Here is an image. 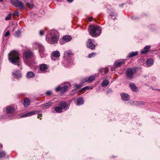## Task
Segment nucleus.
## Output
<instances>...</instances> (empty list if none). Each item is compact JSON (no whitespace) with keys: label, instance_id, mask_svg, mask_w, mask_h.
Here are the masks:
<instances>
[{"label":"nucleus","instance_id":"1","mask_svg":"<svg viewBox=\"0 0 160 160\" xmlns=\"http://www.w3.org/2000/svg\"><path fill=\"white\" fill-rule=\"evenodd\" d=\"M59 38V34L56 30L52 31L50 33L47 35L46 37V41L51 44L57 43Z\"/></svg>","mask_w":160,"mask_h":160},{"label":"nucleus","instance_id":"2","mask_svg":"<svg viewBox=\"0 0 160 160\" xmlns=\"http://www.w3.org/2000/svg\"><path fill=\"white\" fill-rule=\"evenodd\" d=\"M19 55L18 53L14 50L11 52L9 54L8 60L11 63L14 64L19 62Z\"/></svg>","mask_w":160,"mask_h":160},{"label":"nucleus","instance_id":"3","mask_svg":"<svg viewBox=\"0 0 160 160\" xmlns=\"http://www.w3.org/2000/svg\"><path fill=\"white\" fill-rule=\"evenodd\" d=\"M89 33L93 37L98 36L101 33V27L98 26H91L89 27Z\"/></svg>","mask_w":160,"mask_h":160},{"label":"nucleus","instance_id":"4","mask_svg":"<svg viewBox=\"0 0 160 160\" xmlns=\"http://www.w3.org/2000/svg\"><path fill=\"white\" fill-rule=\"evenodd\" d=\"M33 57V53L31 51H27L23 54V60L27 65H31L32 64V59Z\"/></svg>","mask_w":160,"mask_h":160},{"label":"nucleus","instance_id":"5","mask_svg":"<svg viewBox=\"0 0 160 160\" xmlns=\"http://www.w3.org/2000/svg\"><path fill=\"white\" fill-rule=\"evenodd\" d=\"M12 4L19 9H25V6L22 2L19 0H14L11 1Z\"/></svg>","mask_w":160,"mask_h":160},{"label":"nucleus","instance_id":"6","mask_svg":"<svg viewBox=\"0 0 160 160\" xmlns=\"http://www.w3.org/2000/svg\"><path fill=\"white\" fill-rule=\"evenodd\" d=\"M136 72V70L135 68H128L126 71V76L129 79H132L133 78L134 74Z\"/></svg>","mask_w":160,"mask_h":160},{"label":"nucleus","instance_id":"7","mask_svg":"<svg viewBox=\"0 0 160 160\" xmlns=\"http://www.w3.org/2000/svg\"><path fill=\"white\" fill-rule=\"evenodd\" d=\"M68 89V87L67 86H63L61 85L57 87L55 89L56 92L60 91L62 93H64L66 92Z\"/></svg>","mask_w":160,"mask_h":160},{"label":"nucleus","instance_id":"8","mask_svg":"<svg viewBox=\"0 0 160 160\" xmlns=\"http://www.w3.org/2000/svg\"><path fill=\"white\" fill-rule=\"evenodd\" d=\"M125 61L124 60H118L115 62L113 65L114 68L115 69L117 67H119L122 64H125Z\"/></svg>","mask_w":160,"mask_h":160},{"label":"nucleus","instance_id":"9","mask_svg":"<svg viewBox=\"0 0 160 160\" xmlns=\"http://www.w3.org/2000/svg\"><path fill=\"white\" fill-rule=\"evenodd\" d=\"M38 111H32L26 114L22 115L20 117L21 118H23L24 117L30 116L32 115H33L35 114H38Z\"/></svg>","mask_w":160,"mask_h":160},{"label":"nucleus","instance_id":"10","mask_svg":"<svg viewBox=\"0 0 160 160\" xmlns=\"http://www.w3.org/2000/svg\"><path fill=\"white\" fill-rule=\"evenodd\" d=\"M87 47L90 49L93 50L94 49L95 45L92 42L91 40L89 39L87 42Z\"/></svg>","mask_w":160,"mask_h":160},{"label":"nucleus","instance_id":"11","mask_svg":"<svg viewBox=\"0 0 160 160\" xmlns=\"http://www.w3.org/2000/svg\"><path fill=\"white\" fill-rule=\"evenodd\" d=\"M71 39L72 38L70 36L66 35L63 37L62 41H63L65 42H66L70 41ZM60 43L61 44H63L64 43V42L62 43V40H60Z\"/></svg>","mask_w":160,"mask_h":160},{"label":"nucleus","instance_id":"12","mask_svg":"<svg viewBox=\"0 0 160 160\" xmlns=\"http://www.w3.org/2000/svg\"><path fill=\"white\" fill-rule=\"evenodd\" d=\"M40 70L42 73H45L47 72L48 67L46 64H42L40 66Z\"/></svg>","mask_w":160,"mask_h":160},{"label":"nucleus","instance_id":"13","mask_svg":"<svg viewBox=\"0 0 160 160\" xmlns=\"http://www.w3.org/2000/svg\"><path fill=\"white\" fill-rule=\"evenodd\" d=\"M122 99L125 101H128L130 99V96L128 94L122 93L121 94Z\"/></svg>","mask_w":160,"mask_h":160},{"label":"nucleus","instance_id":"14","mask_svg":"<svg viewBox=\"0 0 160 160\" xmlns=\"http://www.w3.org/2000/svg\"><path fill=\"white\" fill-rule=\"evenodd\" d=\"M129 85L131 89L134 92H137L138 91V88L134 83L131 82Z\"/></svg>","mask_w":160,"mask_h":160},{"label":"nucleus","instance_id":"15","mask_svg":"<svg viewBox=\"0 0 160 160\" xmlns=\"http://www.w3.org/2000/svg\"><path fill=\"white\" fill-rule=\"evenodd\" d=\"M6 110L7 113H12L14 112L15 109L13 107L8 106L6 108Z\"/></svg>","mask_w":160,"mask_h":160},{"label":"nucleus","instance_id":"16","mask_svg":"<svg viewBox=\"0 0 160 160\" xmlns=\"http://www.w3.org/2000/svg\"><path fill=\"white\" fill-rule=\"evenodd\" d=\"M59 105L62 110H66L67 109L68 105L65 102H62L59 103Z\"/></svg>","mask_w":160,"mask_h":160},{"label":"nucleus","instance_id":"17","mask_svg":"<svg viewBox=\"0 0 160 160\" xmlns=\"http://www.w3.org/2000/svg\"><path fill=\"white\" fill-rule=\"evenodd\" d=\"M150 46L148 45L145 46L143 49H142L141 51L142 54L146 53L148 52L150 50Z\"/></svg>","mask_w":160,"mask_h":160},{"label":"nucleus","instance_id":"18","mask_svg":"<svg viewBox=\"0 0 160 160\" xmlns=\"http://www.w3.org/2000/svg\"><path fill=\"white\" fill-rule=\"evenodd\" d=\"M36 44L38 46V48L40 53H43L44 51V49L43 46L38 43H37Z\"/></svg>","mask_w":160,"mask_h":160},{"label":"nucleus","instance_id":"19","mask_svg":"<svg viewBox=\"0 0 160 160\" xmlns=\"http://www.w3.org/2000/svg\"><path fill=\"white\" fill-rule=\"evenodd\" d=\"M95 78V76L94 75H92L89 77L86 78L85 81L86 82H91Z\"/></svg>","mask_w":160,"mask_h":160},{"label":"nucleus","instance_id":"20","mask_svg":"<svg viewBox=\"0 0 160 160\" xmlns=\"http://www.w3.org/2000/svg\"><path fill=\"white\" fill-rule=\"evenodd\" d=\"M77 104L79 105L83 104L84 103V100L82 97L79 98L77 100Z\"/></svg>","mask_w":160,"mask_h":160},{"label":"nucleus","instance_id":"21","mask_svg":"<svg viewBox=\"0 0 160 160\" xmlns=\"http://www.w3.org/2000/svg\"><path fill=\"white\" fill-rule=\"evenodd\" d=\"M30 104V101L28 98H26L24 99L23 102V105L25 107H28Z\"/></svg>","mask_w":160,"mask_h":160},{"label":"nucleus","instance_id":"22","mask_svg":"<svg viewBox=\"0 0 160 160\" xmlns=\"http://www.w3.org/2000/svg\"><path fill=\"white\" fill-rule=\"evenodd\" d=\"M109 82L107 79H104L102 83L101 86L102 87H105L108 85Z\"/></svg>","mask_w":160,"mask_h":160},{"label":"nucleus","instance_id":"23","mask_svg":"<svg viewBox=\"0 0 160 160\" xmlns=\"http://www.w3.org/2000/svg\"><path fill=\"white\" fill-rule=\"evenodd\" d=\"M14 77L16 78H18L21 77L20 73L18 71H16L13 73Z\"/></svg>","mask_w":160,"mask_h":160},{"label":"nucleus","instance_id":"24","mask_svg":"<svg viewBox=\"0 0 160 160\" xmlns=\"http://www.w3.org/2000/svg\"><path fill=\"white\" fill-rule=\"evenodd\" d=\"M153 63L152 59L150 58L148 59L146 61V63L148 66H150L152 65Z\"/></svg>","mask_w":160,"mask_h":160},{"label":"nucleus","instance_id":"25","mask_svg":"<svg viewBox=\"0 0 160 160\" xmlns=\"http://www.w3.org/2000/svg\"><path fill=\"white\" fill-rule=\"evenodd\" d=\"M138 53V51H135L134 52H131L129 53L128 56L127 58H131L135 56H136Z\"/></svg>","mask_w":160,"mask_h":160},{"label":"nucleus","instance_id":"26","mask_svg":"<svg viewBox=\"0 0 160 160\" xmlns=\"http://www.w3.org/2000/svg\"><path fill=\"white\" fill-rule=\"evenodd\" d=\"M108 71V69L107 67L105 68H101L100 70V72L102 74H104L107 73Z\"/></svg>","mask_w":160,"mask_h":160},{"label":"nucleus","instance_id":"27","mask_svg":"<svg viewBox=\"0 0 160 160\" xmlns=\"http://www.w3.org/2000/svg\"><path fill=\"white\" fill-rule=\"evenodd\" d=\"M35 76V74L32 72L30 71L28 72L27 74V76L28 78H31Z\"/></svg>","mask_w":160,"mask_h":160},{"label":"nucleus","instance_id":"28","mask_svg":"<svg viewBox=\"0 0 160 160\" xmlns=\"http://www.w3.org/2000/svg\"><path fill=\"white\" fill-rule=\"evenodd\" d=\"M52 55L54 57L58 58L60 56V53L58 51H54L53 52Z\"/></svg>","mask_w":160,"mask_h":160},{"label":"nucleus","instance_id":"29","mask_svg":"<svg viewBox=\"0 0 160 160\" xmlns=\"http://www.w3.org/2000/svg\"><path fill=\"white\" fill-rule=\"evenodd\" d=\"M55 111L58 113H60L62 112V110H63L61 107H56L54 108Z\"/></svg>","mask_w":160,"mask_h":160},{"label":"nucleus","instance_id":"30","mask_svg":"<svg viewBox=\"0 0 160 160\" xmlns=\"http://www.w3.org/2000/svg\"><path fill=\"white\" fill-rule=\"evenodd\" d=\"M52 103L51 102H48L43 104L41 105V107L42 108H46L52 105Z\"/></svg>","mask_w":160,"mask_h":160},{"label":"nucleus","instance_id":"31","mask_svg":"<svg viewBox=\"0 0 160 160\" xmlns=\"http://www.w3.org/2000/svg\"><path fill=\"white\" fill-rule=\"evenodd\" d=\"M133 104L137 106H141L144 104V102L142 101H135L133 102Z\"/></svg>","mask_w":160,"mask_h":160},{"label":"nucleus","instance_id":"32","mask_svg":"<svg viewBox=\"0 0 160 160\" xmlns=\"http://www.w3.org/2000/svg\"><path fill=\"white\" fill-rule=\"evenodd\" d=\"M108 13L110 14V15L111 16L112 19H114L116 18L117 16V14L116 13H114L113 12H109Z\"/></svg>","mask_w":160,"mask_h":160},{"label":"nucleus","instance_id":"33","mask_svg":"<svg viewBox=\"0 0 160 160\" xmlns=\"http://www.w3.org/2000/svg\"><path fill=\"white\" fill-rule=\"evenodd\" d=\"M72 55V51L70 50L67 51L66 53H64V55L65 56H69Z\"/></svg>","mask_w":160,"mask_h":160},{"label":"nucleus","instance_id":"34","mask_svg":"<svg viewBox=\"0 0 160 160\" xmlns=\"http://www.w3.org/2000/svg\"><path fill=\"white\" fill-rule=\"evenodd\" d=\"M21 32L19 30H18L15 31L14 33V35L16 37H19L20 35Z\"/></svg>","mask_w":160,"mask_h":160},{"label":"nucleus","instance_id":"35","mask_svg":"<svg viewBox=\"0 0 160 160\" xmlns=\"http://www.w3.org/2000/svg\"><path fill=\"white\" fill-rule=\"evenodd\" d=\"M90 87L89 86H86L84 88H83L80 90L78 91L77 92H81L84 90L89 89H90Z\"/></svg>","mask_w":160,"mask_h":160},{"label":"nucleus","instance_id":"36","mask_svg":"<svg viewBox=\"0 0 160 160\" xmlns=\"http://www.w3.org/2000/svg\"><path fill=\"white\" fill-rule=\"evenodd\" d=\"M6 155V153L5 152L3 151H0V158H2Z\"/></svg>","mask_w":160,"mask_h":160},{"label":"nucleus","instance_id":"37","mask_svg":"<svg viewBox=\"0 0 160 160\" xmlns=\"http://www.w3.org/2000/svg\"><path fill=\"white\" fill-rule=\"evenodd\" d=\"M25 2L26 3V5L28 6L29 8H33L34 5L33 4L30 3L28 2Z\"/></svg>","mask_w":160,"mask_h":160},{"label":"nucleus","instance_id":"38","mask_svg":"<svg viewBox=\"0 0 160 160\" xmlns=\"http://www.w3.org/2000/svg\"><path fill=\"white\" fill-rule=\"evenodd\" d=\"M11 14L9 13L8 14V16L5 18V20L6 21H8L11 18Z\"/></svg>","mask_w":160,"mask_h":160},{"label":"nucleus","instance_id":"39","mask_svg":"<svg viewBox=\"0 0 160 160\" xmlns=\"http://www.w3.org/2000/svg\"><path fill=\"white\" fill-rule=\"evenodd\" d=\"M44 32H45V30H41L40 31L39 33L40 35L41 36H42L44 34Z\"/></svg>","mask_w":160,"mask_h":160},{"label":"nucleus","instance_id":"40","mask_svg":"<svg viewBox=\"0 0 160 160\" xmlns=\"http://www.w3.org/2000/svg\"><path fill=\"white\" fill-rule=\"evenodd\" d=\"M13 15L14 16H18L19 15V12L17 11L13 13Z\"/></svg>","mask_w":160,"mask_h":160},{"label":"nucleus","instance_id":"41","mask_svg":"<svg viewBox=\"0 0 160 160\" xmlns=\"http://www.w3.org/2000/svg\"><path fill=\"white\" fill-rule=\"evenodd\" d=\"M95 54V53H92L90 54H89L88 56V57L89 58H91L92 57H93L94 56Z\"/></svg>","mask_w":160,"mask_h":160},{"label":"nucleus","instance_id":"42","mask_svg":"<svg viewBox=\"0 0 160 160\" xmlns=\"http://www.w3.org/2000/svg\"><path fill=\"white\" fill-rule=\"evenodd\" d=\"M10 35V32L9 31H7L5 33L4 36L5 37H7Z\"/></svg>","mask_w":160,"mask_h":160},{"label":"nucleus","instance_id":"43","mask_svg":"<svg viewBox=\"0 0 160 160\" xmlns=\"http://www.w3.org/2000/svg\"><path fill=\"white\" fill-rule=\"evenodd\" d=\"M51 92L50 91H48L46 92V94H47V95H48L49 96L51 95Z\"/></svg>","mask_w":160,"mask_h":160},{"label":"nucleus","instance_id":"44","mask_svg":"<svg viewBox=\"0 0 160 160\" xmlns=\"http://www.w3.org/2000/svg\"><path fill=\"white\" fill-rule=\"evenodd\" d=\"M75 86L76 88H78L82 86V84H80L79 85L76 84L75 85Z\"/></svg>","mask_w":160,"mask_h":160},{"label":"nucleus","instance_id":"45","mask_svg":"<svg viewBox=\"0 0 160 160\" xmlns=\"http://www.w3.org/2000/svg\"><path fill=\"white\" fill-rule=\"evenodd\" d=\"M38 118H40V116H42V114L40 112H38Z\"/></svg>","mask_w":160,"mask_h":160},{"label":"nucleus","instance_id":"46","mask_svg":"<svg viewBox=\"0 0 160 160\" xmlns=\"http://www.w3.org/2000/svg\"><path fill=\"white\" fill-rule=\"evenodd\" d=\"M132 19H138V18L136 16H133L132 17Z\"/></svg>","mask_w":160,"mask_h":160},{"label":"nucleus","instance_id":"47","mask_svg":"<svg viewBox=\"0 0 160 160\" xmlns=\"http://www.w3.org/2000/svg\"><path fill=\"white\" fill-rule=\"evenodd\" d=\"M67 1L69 2H71L73 1V0H67Z\"/></svg>","mask_w":160,"mask_h":160},{"label":"nucleus","instance_id":"48","mask_svg":"<svg viewBox=\"0 0 160 160\" xmlns=\"http://www.w3.org/2000/svg\"><path fill=\"white\" fill-rule=\"evenodd\" d=\"M88 20L89 21V22H91L92 21V18H88Z\"/></svg>","mask_w":160,"mask_h":160},{"label":"nucleus","instance_id":"49","mask_svg":"<svg viewBox=\"0 0 160 160\" xmlns=\"http://www.w3.org/2000/svg\"><path fill=\"white\" fill-rule=\"evenodd\" d=\"M124 3H122V4L119 5V6L120 7H122L124 5Z\"/></svg>","mask_w":160,"mask_h":160},{"label":"nucleus","instance_id":"50","mask_svg":"<svg viewBox=\"0 0 160 160\" xmlns=\"http://www.w3.org/2000/svg\"><path fill=\"white\" fill-rule=\"evenodd\" d=\"M75 90H76V89H74L73 90H72V92H73L74 91H75Z\"/></svg>","mask_w":160,"mask_h":160},{"label":"nucleus","instance_id":"51","mask_svg":"<svg viewBox=\"0 0 160 160\" xmlns=\"http://www.w3.org/2000/svg\"><path fill=\"white\" fill-rule=\"evenodd\" d=\"M67 85H70V83L69 82H67Z\"/></svg>","mask_w":160,"mask_h":160},{"label":"nucleus","instance_id":"52","mask_svg":"<svg viewBox=\"0 0 160 160\" xmlns=\"http://www.w3.org/2000/svg\"><path fill=\"white\" fill-rule=\"evenodd\" d=\"M0 146L2 148V144H0Z\"/></svg>","mask_w":160,"mask_h":160},{"label":"nucleus","instance_id":"53","mask_svg":"<svg viewBox=\"0 0 160 160\" xmlns=\"http://www.w3.org/2000/svg\"><path fill=\"white\" fill-rule=\"evenodd\" d=\"M3 1V0H0V2H2Z\"/></svg>","mask_w":160,"mask_h":160},{"label":"nucleus","instance_id":"54","mask_svg":"<svg viewBox=\"0 0 160 160\" xmlns=\"http://www.w3.org/2000/svg\"><path fill=\"white\" fill-rule=\"evenodd\" d=\"M108 91H111V89H108Z\"/></svg>","mask_w":160,"mask_h":160},{"label":"nucleus","instance_id":"55","mask_svg":"<svg viewBox=\"0 0 160 160\" xmlns=\"http://www.w3.org/2000/svg\"><path fill=\"white\" fill-rule=\"evenodd\" d=\"M111 70L113 71V70H114L112 68L111 69Z\"/></svg>","mask_w":160,"mask_h":160},{"label":"nucleus","instance_id":"56","mask_svg":"<svg viewBox=\"0 0 160 160\" xmlns=\"http://www.w3.org/2000/svg\"><path fill=\"white\" fill-rule=\"evenodd\" d=\"M157 90L160 91V89H157Z\"/></svg>","mask_w":160,"mask_h":160},{"label":"nucleus","instance_id":"57","mask_svg":"<svg viewBox=\"0 0 160 160\" xmlns=\"http://www.w3.org/2000/svg\"><path fill=\"white\" fill-rule=\"evenodd\" d=\"M23 1H24L25 0H23Z\"/></svg>","mask_w":160,"mask_h":160}]
</instances>
